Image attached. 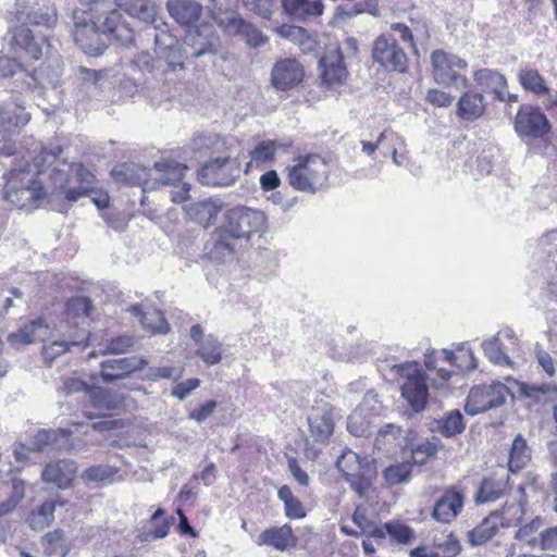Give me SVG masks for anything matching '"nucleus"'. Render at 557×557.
Returning <instances> with one entry per match:
<instances>
[{
	"instance_id": "nucleus-1",
	"label": "nucleus",
	"mask_w": 557,
	"mask_h": 557,
	"mask_svg": "<svg viewBox=\"0 0 557 557\" xmlns=\"http://www.w3.org/2000/svg\"><path fill=\"white\" fill-rule=\"evenodd\" d=\"M63 149L60 145L51 148L35 145L34 149L17 152L12 144L5 143L0 148V154L12 157L21 154L17 164H12L9 173L4 174L5 186L1 198L17 209H34L38 200L46 196L39 176L48 175L54 193L63 195L70 202H75L94 191L95 175L82 163L61 161L59 156Z\"/></svg>"
},
{
	"instance_id": "nucleus-2",
	"label": "nucleus",
	"mask_w": 557,
	"mask_h": 557,
	"mask_svg": "<svg viewBox=\"0 0 557 557\" xmlns=\"http://www.w3.org/2000/svg\"><path fill=\"white\" fill-rule=\"evenodd\" d=\"M86 9L75 10L74 40L87 54L98 57L109 45V34L124 44L133 40V32L122 23L119 7L129 16L145 25H151L154 30L166 27L161 18L157 17L154 0H82Z\"/></svg>"
},
{
	"instance_id": "nucleus-3",
	"label": "nucleus",
	"mask_w": 557,
	"mask_h": 557,
	"mask_svg": "<svg viewBox=\"0 0 557 557\" xmlns=\"http://www.w3.org/2000/svg\"><path fill=\"white\" fill-rule=\"evenodd\" d=\"M195 149H207L212 153H223L205 163L198 171V180L207 186H230L239 177L240 169L236 159L227 153L228 138L216 134L198 135L194 139Z\"/></svg>"
},
{
	"instance_id": "nucleus-4",
	"label": "nucleus",
	"mask_w": 557,
	"mask_h": 557,
	"mask_svg": "<svg viewBox=\"0 0 557 557\" xmlns=\"http://www.w3.org/2000/svg\"><path fill=\"white\" fill-rule=\"evenodd\" d=\"M158 176L151 177V170L147 168H137L140 172L137 174V183L143 184V190L156 189L160 186H173L174 188L170 191L171 200L176 203H181L189 198L190 185L182 183L185 172L188 170L186 164L164 160L156 162L153 165Z\"/></svg>"
},
{
	"instance_id": "nucleus-5",
	"label": "nucleus",
	"mask_w": 557,
	"mask_h": 557,
	"mask_svg": "<svg viewBox=\"0 0 557 557\" xmlns=\"http://www.w3.org/2000/svg\"><path fill=\"white\" fill-rule=\"evenodd\" d=\"M287 182L296 190L315 194L326 186L329 165L320 154L298 156L286 168Z\"/></svg>"
},
{
	"instance_id": "nucleus-6",
	"label": "nucleus",
	"mask_w": 557,
	"mask_h": 557,
	"mask_svg": "<svg viewBox=\"0 0 557 557\" xmlns=\"http://www.w3.org/2000/svg\"><path fill=\"white\" fill-rule=\"evenodd\" d=\"M397 373L405 377L400 387L401 397L407 401L412 411L422 412L429 401V385L426 374L419 369L417 362H406L395 366Z\"/></svg>"
},
{
	"instance_id": "nucleus-7",
	"label": "nucleus",
	"mask_w": 557,
	"mask_h": 557,
	"mask_svg": "<svg viewBox=\"0 0 557 557\" xmlns=\"http://www.w3.org/2000/svg\"><path fill=\"white\" fill-rule=\"evenodd\" d=\"M511 395L510 389L502 382L475 385L468 394L465 410L470 416H475L503 406Z\"/></svg>"
},
{
	"instance_id": "nucleus-8",
	"label": "nucleus",
	"mask_w": 557,
	"mask_h": 557,
	"mask_svg": "<svg viewBox=\"0 0 557 557\" xmlns=\"http://www.w3.org/2000/svg\"><path fill=\"white\" fill-rule=\"evenodd\" d=\"M372 60L385 71L406 73L408 70V55L388 34H382L375 38L371 50Z\"/></svg>"
},
{
	"instance_id": "nucleus-9",
	"label": "nucleus",
	"mask_w": 557,
	"mask_h": 557,
	"mask_svg": "<svg viewBox=\"0 0 557 557\" xmlns=\"http://www.w3.org/2000/svg\"><path fill=\"white\" fill-rule=\"evenodd\" d=\"M264 223L265 215L262 211L239 206L225 213L222 227L235 239L249 238L251 234L260 232Z\"/></svg>"
},
{
	"instance_id": "nucleus-10",
	"label": "nucleus",
	"mask_w": 557,
	"mask_h": 557,
	"mask_svg": "<svg viewBox=\"0 0 557 557\" xmlns=\"http://www.w3.org/2000/svg\"><path fill=\"white\" fill-rule=\"evenodd\" d=\"M154 52L164 64L165 71L173 73L184 70L185 59L189 55L187 48H183L180 40L165 27L154 30Z\"/></svg>"
},
{
	"instance_id": "nucleus-11",
	"label": "nucleus",
	"mask_w": 557,
	"mask_h": 557,
	"mask_svg": "<svg viewBox=\"0 0 557 557\" xmlns=\"http://www.w3.org/2000/svg\"><path fill=\"white\" fill-rule=\"evenodd\" d=\"M434 81L440 85H455L466 87L468 79L459 75L456 69H465L466 60L447 53L443 50H435L431 55Z\"/></svg>"
},
{
	"instance_id": "nucleus-12",
	"label": "nucleus",
	"mask_w": 557,
	"mask_h": 557,
	"mask_svg": "<svg viewBox=\"0 0 557 557\" xmlns=\"http://www.w3.org/2000/svg\"><path fill=\"white\" fill-rule=\"evenodd\" d=\"M513 128L521 138L536 139L550 131V123L539 107L523 104L518 110Z\"/></svg>"
},
{
	"instance_id": "nucleus-13",
	"label": "nucleus",
	"mask_w": 557,
	"mask_h": 557,
	"mask_svg": "<svg viewBox=\"0 0 557 557\" xmlns=\"http://www.w3.org/2000/svg\"><path fill=\"white\" fill-rule=\"evenodd\" d=\"M184 45L190 57L199 58L215 53L220 47V38L213 24L203 22L187 30Z\"/></svg>"
},
{
	"instance_id": "nucleus-14",
	"label": "nucleus",
	"mask_w": 557,
	"mask_h": 557,
	"mask_svg": "<svg viewBox=\"0 0 557 557\" xmlns=\"http://www.w3.org/2000/svg\"><path fill=\"white\" fill-rule=\"evenodd\" d=\"M16 20L22 24L51 27L57 11L51 0H16Z\"/></svg>"
},
{
	"instance_id": "nucleus-15",
	"label": "nucleus",
	"mask_w": 557,
	"mask_h": 557,
	"mask_svg": "<svg viewBox=\"0 0 557 557\" xmlns=\"http://www.w3.org/2000/svg\"><path fill=\"white\" fill-rule=\"evenodd\" d=\"M45 37H36L24 24L11 30L10 49L15 57L27 61L39 60L42 55Z\"/></svg>"
},
{
	"instance_id": "nucleus-16",
	"label": "nucleus",
	"mask_w": 557,
	"mask_h": 557,
	"mask_svg": "<svg viewBox=\"0 0 557 557\" xmlns=\"http://www.w3.org/2000/svg\"><path fill=\"white\" fill-rule=\"evenodd\" d=\"M463 506V493L455 487H447L435 499L431 516L437 522L450 523L459 516Z\"/></svg>"
},
{
	"instance_id": "nucleus-17",
	"label": "nucleus",
	"mask_w": 557,
	"mask_h": 557,
	"mask_svg": "<svg viewBox=\"0 0 557 557\" xmlns=\"http://www.w3.org/2000/svg\"><path fill=\"white\" fill-rule=\"evenodd\" d=\"M146 366L147 360L138 356L107 359L100 362V377L104 383L111 384L143 370Z\"/></svg>"
},
{
	"instance_id": "nucleus-18",
	"label": "nucleus",
	"mask_w": 557,
	"mask_h": 557,
	"mask_svg": "<svg viewBox=\"0 0 557 557\" xmlns=\"http://www.w3.org/2000/svg\"><path fill=\"white\" fill-rule=\"evenodd\" d=\"M304 78V67L296 60L285 58L276 61L271 71L272 86L285 91L297 86Z\"/></svg>"
},
{
	"instance_id": "nucleus-19",
	"label": "nucleus",
	"mask_w": 557,
	"mask_h": 557,
	"mask_svg": "<svg viewBox=\"0 0 557 557\" xmlns=\"http://www.w3.org/2000/svg\"><path fill=\"white\" fill-rule=\"evenodd\" d=\"M190 338L196 345V355L207 366H215L222 361V347L223 344L213 334H203V329L200 324H195L190 327Z\"/></svg>"
},
{
	"instance_id": "nucleus-20",
	"label": "nucleus",
	"mask_w": 557,
	"mask_h": 557,
	"mask_svg": "<svg viewBox=\"0 0 557 557\" xmlns=\"http://www.w3.org/2000/svg\"><path fill=\"white\" fill-rule=\"evenodd\" d=\"M307 420L314 442L326 443L334 432V408L327 403L313 407Z\"/></svg>"
},
{
	"instance_id": "nucleus-21",
	"label": "nucleus",
	"mask_w": 557,
	"mask_h": 557,
	"mask_svg": "<svg viewBox=\"0 0 557 557\" xmlns=\"http://www.w3.org/2000/svg\"><path fill=\"white\" fill-rule=\"evenodd\" d=\"M319 65L321 69L320 77L327 86L342 84L347 77L348 72L344 64L342 48L327 50L320 59Z\"/></svg>"
},
{
	"instance_id": "nucleus-22",
	"label": "nucleus",
	"mask_w": 557,
	"mask_h": 557,
	"mask_svg": "<svg viewBox=\"0 0 557 557\" xmlns=\"http://www.w3.org/2000/svg\"><path fill=\"white\" fill-rule=\"evenodd\" d=\"M234 240L223 227L216 228L205 245V255L216 263H224L234 258Z\"/></svg>"
},
{
	"instance_id": "nucleus-23",
	"label": "nucleus",
	"mask_w": 557,
	"mask_h": 557,
	"mask_svg": "<svg viewBox=\"0 0 557 557\" xmlns=\"http://www.w3.org/2000/svg\"><path fill=\"white\" fill-rule=\"evenodd\" d=\"M166 11L177 24L191 28L200 20L203 8L196 0H169Z\"/></svg>"
},
{
	"instance_id": "nucleus-24",
	"label": "nucleus",
	"mask_w": 557,
	"mask_h": 557,
	"mask_svg": "<svg viewBox=\"0 0 557 557\" xmlns=\"http://www.w3.org/2000/svg\"><path fill=\"white\" fill-rule=\"evenodd\" d=\"M509 484V474L494 473L482 480L475 495L476 504L493 503L506 495Z\"/></svg>"
},
{
	"instance_id": "nucleus-25",
	"label": "nucleus",
	"mask_w": 557,
	"mask_h": 557,
	"mask_svg": "<svg viewBox=\"0 0 557 557\" xmlns=\"http://www.w3.org/2000/svg\"><path fill=\"white\" fill-rule=\"evenodd\" d=\"M29 120L30 114L16 100L0 106V134L15 133L25 126Z\"/></svg>"
},
{
	"instance_id": "nucleus-26",
	"label": "nucleus",
	"mask_w": 557,
	"mask_h": 557,
	"mask_svg": "<svg viewBox=\"0 0 557 557\" xmlns=\"http://www.w3.org/2000/svg\"><path fill=\"white\" fill-rule=\"evenodd\" d=\"M47 335L48 324L45 319L36 318L23 324L16 332L10 333L8 342L11 346L18 348L36 341H44Z\"/></svg>"
},
{
	"instance_id": "nucleus-27",
	"label": "nucleus",
	"mask_w": 557,
	"mask_h": 557,
	"mask_svg": "<svg viewBox=\"0 0 557 557\" xmlns=\"http://www.w3.org/2000/svg\"><path fill=\"white\" fill-rule=\"evenodd\" d=\"M76 463L69 459L48 463L41 472V478L47 483L55 484L60 488L67 487L76 474Z\"/></svg>"
},
{
	"instance_id": "nucleus-28",
	"label": "nucleus",
	"mask_w": 557,
	"mask_h": 557,
	"mask_svg": "<svg viewBox=\"0 0 557 557\" xmlns=\"http://www.w3.org/2000/svg\"><path fill=\"white\" fill-rule=\"evenodd\" d=\"M293 529L285 523L282 527H271L260 533L256 543L258 546H271L276 550L284 552L295 544Z\"/></svg>"
},
{
	"instance_id": "nucleus-29",
	"label": "nucleus",
	"mask_w": 557,
	"mask_h": 557,
	"mask_svg": "<svg viewBox=\"0 0 557 557\" xmlns=\"http://www.w3.org/2000/svg\"><path fill=\"white\" fill-rule=\"evenodd\" d=\"M282 8L289 17L297 21L321 16L324 12V4L319 0H282Z\"/></svg>"
},
{
	"instance_id": "nucleus-30",
	"label": "nucleus",
	"mask_w": 557,
	"mask_h": 557,
	"mask_svg": "<svg viewBox=\"0 0 557 557\" xmlns=\"http://www.w3.org/2000/svg\"><path fill=\"white\" fill-rule=\"evenodd\" d=\"M18 75L22 78L23 87L30 89L36 84L35 75L25 67L24 61L15 57H0V77H14Z\"/></svg>"
},
{
	"instance_id": "nucleus-31",
	"label": "nucleus",
	"mask_w": 557,
	"mask_h": 557,
	"mask_svg": "<svg viewBox=\"0 0 557 557\" xmlns=\"http://www.w3.org/2000/svg\"><path fill=\"white\" fill-rule=\"evenodd\" d=\"M473 77L484 90L491 91L496 100L505 101L507 79L503 74L491 69H481L474 72Z\"/></svg>"
},
{
	"instance_id": "nucleus-32",
	"label": "nucleus",
	"mask_w": 557,
	"mask_h": 557,
	"mask_svg": "<svg viewBox=\"0 0 557 557\" xmlns=\"http://www.w3.org/2000/svg\"><path fill=\"white\" fill-rule=\"evenodd\" d=\"M225 32L230 35H243L247 44L251 47H261L267 42V38L251 23L244 18L233 17L224 21Z\"/></svg>"
},
{
	"instance_id": "nucleus-33",
	"label": "nucleus",
	"mask_w": 557,
	"mask_h": 557,
	"mask_svg": "<svg viewBox=\"0 0 557 557\" xmlns=\"http://www.w3.org/2000/svg\"><path fill=\"white\" fill-rule=\"evenodd\" d=\"M466 429V421L460 410L455 409L445 412L441 418L434 420L432 430L446 438L461 434Z\"/></svg>"
},
{
	"instance_id": "nucleus-34",
	"label": "nucleus",
	"mask_w": 557,
	"mask_h": 557,
	"mask_svg": "<svg viewBox=\"0 0 557 557\" xmlns=\"http://www.w3.org/2000/svg\"><path fill=\"white\" fill-rule=\"evenodd\" d=\"M128 311L139 319L140 324L153 334H166L170 332V324L160 310L144 312L140 305H133Z\"/></svg>"
},
{
	"instance_id": "nucleus-35",
	"label": "nucleus",
	"mask_w": 557,
	"mask_h": 557,
	"mask_svg": "<svg viewBox=\"0 0 557 557\" xmlns=\"http://www.w3.org/2000/svg\"><path fill=\"white\" fill-rule=\"evenodd\" d=\"M519 498L513 502H506L499 512V521L503 528L516 527L522 521L525 513V493L524 488L520 485L518 487Z\"/></svg>"
},
{
	"instance_id": "nucleus-36",
	"label": "nucleus",
	"mask_w": 557,
	"mask_h": 557,
	"mask_svg": "<svg viewBox=\"0 0 557 557\" xmlns=\"http://www.w3.org/2000/svg\"><path fill=\"white\" fill-rule=\"evenodd\" d=\"M458 115L467 121L479 119L485 110V102L481 92H466L458 103Z\"/></svg>"
},
{
	"instance_id": "nucleus-37",
	"label": "nucleus",
	"mask_w": 557,
	"mask_h": 557,
	"mask_svg": "<svg viewBox=\"0 0 557 557\" xmlns=\"http://www.w3.org/2000/svg\"><path fill=\"white\" fill-rule=\"evenodd\" d=\"M500 525L498 510L484 518L479 525L469 532V541L472 545H482L492 540Z\"/></svg>"
},
{
	"instance_id": "nucleus-38",
	"label": "nucleus",
	"mask_w": 557,
	"mask_h": 557,
	"mask_svg": "<svg viewBox=\"0 0 557 557\" xmlns=\"http://www.w3.org/2000/svg\"><path fill=\"white\" fill-rule=\"evenodd\" d=\"M88 333L85 330L69 335L67 339L53 341L49 345L44 346V357L46 360L52 361L58 355L64 354L71 346H78L86 342Z\"/></svg>"
},
{
	"instance_id": "nucleus-39",
	"label": "nucleus",
	"mask_w": 557,
	"mask_h": 557,
	"mask_svg": "<svg viewBox=\"0 0 557 557\" xmlns=\"http://www.w3.org/2000/svg\"><path fill=\"white\" fill-rule=\"evenodd\" d=\"M66 432L62 429L59 430H39L34 437L29 441V449L35 453H41L48 448H58L60 438H65Z\"/></svg>"
},
{
	"instance_id": "nucleus-40",
	"label": "nucleus",
	"mask_w": 557,
	"mask_h": 557,
	"mask_svg": "<svg viewBox=\"0 0 557 557\" xmlns=\"http://www.w3.org/2000/svg\"><path fill=\"white\" fill-rule=\"evenodd\" d=\"M55 504L53 500L44 502L28 516V525L32 530L41 531L48 528L54 520Z\"/></svg>"
},
{
	"instance_id": "nucleus-41",
	"label": "nucleus",
	"mask_w": 557,
	"mask_h": 557,
	"mask_svg": "<svg viewBox=\"0 0 557 557\" xmlns=\"http://www.w3.org/2000/svg\"><path fill=\"white\" fill-rule=\"evenodd\" d=\"M212 15L218 25L225 30L224 21L233 17L243 18L237 12L238 0H209Z\"/></svg>"
},
{
	"instance_id": "nucleus-42",
	"label": "nucleus",
	"mask_w": 557,
	"mask_h": 557,
	"mask_svg": "<svg viewBox=\"0 0 557 557\" xmlns=\"http://www.w3.org/2000/svg\"><path fill=\"white\" fill-rule=\"evenodd\" d=\"M374 426V419L358 407L347 419V430L350 434L363 437L371 434Z\"/></svg>"
},
{
	"instance_id": "nucleus-43",
	"label": "nucleus",
	"mask_w": 557,
	"mask_h": 557,
	"mask_svg": "<svg viewBox=\"0 0 557 557\" xmlns=\"http://www.w3.org/2000/svg\"><path fill=\"white\" fill-rule=\"evenodd\" d=\"M530 460V449L527 441L521 434H518L511 445L509 453V471L517 472L525 467Z\"/></svg>"
},
{
	"instance_id": "nucleus-44",
	"label": "nucleus",
	"mask_w": 557,
	"mask_h": 557,
	"mask_svg": "<svg viewBox=\"0 0 557 557\" xmlns=\"http://www.w3.org/2000/svg\"><path fill=\"white\" fill-rule=\"evenodd\" d=\"M413 466L410 460L394 462L383 470V478L388 485L408 483L411 479Z\"/></svg>"
},
{
	"instance_id": "nucleus-45",
	"label": "nucleus",
	"mask_w": 557,
	"mask_h": 557,
	"mask_svg": "<svg viewBox=\"0 0 557 557\" xmlns=\"http://www.w3.org/2000/svg\"><path fill=\"white\" fill-rule=\"evenodd\" d=\"M277 497L284 504V512L288 519H301L306 517L302 503L293 494L288 485H283L277 491Z\"/></svg>"
},
{
	"instance_id": "nucleus-46",
	"label": "nucleus",
	"mask_w": 557,
	"mask_h": 557,
	"mask_svg": "<svg viewBox=\"0 0 557 557\" xmlns=\"http://www.w3.org/2000/svg\"><path fill=\"white\" fill-rule=\"evenodd\" d=\"M520 85L524 90L533 92L534 95H549L544 77L536 70H521L518 74Z\"/></svg>"
},
{
	"instance_id": "nucleus-47",
	"label": "nucleus",
	"mask_w": 557,
	"mask_h": 557,
	"mask_svg": "<svg viewBox=\"0 0 557 557\" xmlns=\"http://www.w3.org/2000/svg\"><path fill=\"white\" fill-rule=\"evenodd\" d=\"M443 446L444 445L440 437L432 436L411 448V457L409 460L413 467L417 465H423L430 457L441 450Z\"/></svg>"
},
{
	"instance_id": "nucleus-48",
	"label": "nucleus",
	"mask_w": 557,
	"mask_h": 557,
	"mask_svg": "<svg viewBox=\"0 0 557 557\" xmlns=\"http://www.w3.org/2000/svg\"><path fill=\"white\" fill-rule=\"evenodd\" d=\"M87 394L95 409L110 411L116 409L119 406V401L113 394L103 387L90 386Z\"/></svg>"
},
{
	"instance_id": "nucleus-49",
	"label": "nucleus",
	"mask_w": 557,
	"mask_h": 557,
	"mask_svg": "<svg viewBox=\"0 0 557 557\" xmlns=\"http://www.w3.org/2000/svg\"><path fill=\"white\" fill-rule=\"evenodd\" d=\"M136 67L141 72H147L156 78H162L166 73L164 64L157 57H153L148 51L138 53L134 60Z\"/></svg>"
},
{
	"instance_id": "nucleus-50",
	"label": "nucleus",
	"mask_w": 557,
	"mask_h": 557,
	"mask_svg": "<svg viewBox=\"0 0 557 557\" xmlns=\"http://www.w3.org/2000/svg\"><path fill=\"white\" fill-rule=\"evenodd\" d=\"M278 145L273 140L259 143L250 152L251 162L257 166L268 165L274 161Z\"/></svg>"
},
{
	"instance_id": "nucleus-51",
	"label": "nucleus",
	"mask_w": 557,
	"mask_h": 557,
	"mask_svg": "<svg viewBox=\"0 0 557 557\" xmlns=\"http://www.w3.org/2000/svg\"><path fill=\"white\" fill-rule=\"evenodd\" d=\"M484 355L487 359L495 364H511L510 358L502 349L499 333L495 336L485 339L481 344Z\"/></svg>"
},
{
	"instance_id": "nucleus-52",
	"label": "nucleus",
	"mask_w": 557,
	"mask_h": 557,
	"mask_svg": "<svg viewBox=\"0 0 557 557\" xmlns=\"http://www.w3.org/2000/svg\"><path fill=\"white\" fill-rule=\"evenodd\" d=\"M185 211L189 219L198 222L199 224H207L211 220H214L216 215L215 207L208 201H199L188 205L185 208Z\"/></svg>"
},
{
	"instance_id": "nucleus-53",
	"label": "nucleus",
	"mask_w": 557,
	"mask_h": 557,
	"mask_svg": "<svg viewBox=\"0 0 557 557\" xmlns=\"http://www.w3.org/2000/svg\"><path fill=\"white\" fill-rule=\"evenodd\" d=\"M117 473V468L108 465H97L87 468L82 473V479L86 483L111 482Z\"/></svg>"
},
{
	"instance_id": "nucleus-54",
	"label": "nucleus",
	"mask_w": 557,
	"mask_h": 557,
	"mask_svg": "<svg viewBox=\"0 0 557 557\" xmlns=\"http://www.w3.org/2000/svg\"><path fill=\"white\" fill-rule=\"evenodd\" d=\"M276 34L292 42L305 47L309 41V35L304 27L283 24L275 28Z\"/></svg>"
},
{
	"instance_id": "nucleus-55",
	"label": "nucleus",
	"mask_w": 557,
	"mask_h": 557,
	"mask_svg": "<svg viewBox=\"0 0 557 557\" xmlns=\"http://www.w3.org/2000/svg\"><path fill=\"white\" fill-rule=\"evenodd\" d=\"M543 522L541 518H534L530 523L521 527L516 532V540L519 542H524L532 548H536L539 544V537L535 536L539 529L542 527Z\"/></svg>"
},
{
	"instance_id": "nucleus-56",
	"label": "nucleus",
	"mask_w": 557,
	"mask_h": 557,
	"mask_svg": "<svg viewBox=\"0 0 557 557\" xmlns=\"http://www.w3.org/2000/svg\"><path fill=\"white\" fill-rule=\"evenodd\" d=\"M347 483L360 497L364 496L372 485L371 475L367 474L364 469L357 472H348L345 476Z\"/></svg>"
},
{
	"instance_id": "nucleus-57",
	"label": "nucleus",
	"mask_w": 557,
	"mask_h": 557,
	"mask_svg": "<svg viewBox=\"0 0 557 557\" xmlns=\"http://www.w3.org/2000/svg\"><path fill=\"white\" fill-rule=\"evenodd\" d=\"M336 468L343 473L344 476H347L348 472L360 471L363 469V466L359 459V456L348 449L337 458Z\"/></svg>"
},
{
	"instance_id": "nucleus-58",
	"label": "nucleus",
	"mask_w": 557,
	"mask_h": 557,
	"mask_svg": "<svg viewBox=\"0 0 557 557\" xmlns=\"http://www.w3.org/2000/svg\"><path fill=\"white\" fill-rule=\"evenodd\" d=\"M388 535L400 544H408L414 537V531L409 525L399 522H389L385 524Z\"/></svg>"
},
{
	"instance_id": "nucleus-59",
	"label": "nucleus",
	"mask_w": 557,
	"mask_h": 557,
	"mask_svg": "<svg viewBox=\"0 0 557 557\" xmlns=\"http://www.w3.org/2000/svg\"><path fill=\"white\" fill-rule=\"evenodd\" d=\"M91 310V301L86 297L71 298L66 302V314L69 318H86Z\"/></svg>"
},
{
	"instance_id": "nucleus-60",
	"label": "nucleus",
	"mask_w": 557,
	"mask_h": 557,
	"mask_svg": "<svg viewBox=\"0 0 557 557\" xmlns=\"http://www.w3.org/2000/svg\"><path fill=\"white\" fill-rule=\"evenodd\" d=\"M243 4L247 10L262 18L270 20L276 5V0H243Z\"/></svg>"
},
{
	"instance_id": "nucleus-61",
	"label": "nucleus",
	"mask_w": 557,
	"mask_h": 557,
	"mask_svg": "<svg viewBox=\"0 0 557 557\" xmlns=\"http://www.w3.org/2000/svg\"><path fill=\"white\" fill-rule=\"evenodd\" d=\"M433 544L442 557H456L461 552V545L453 534L447 535L443 542L434 541Z\"/></svg>"
},
{
	"instance_id": "nucleus-62",
	"label": "nucleus",
	"mask_w": 557,
	"mask_h": 557,
	"mask_svg": "<svg viewBox=\"0 0 557 557\" xmlns=\"http://www.w3.org/2000/svg\"><path fill=\"white\" fill-rule=\"evenodd\" d=\"M400 435L401 429L396 424L388 423L380 429L375 437V446L381 448V446L392 444L394 441L398 440Z\"/></svg>"
},
{
	"instance_id": "nucleus-63",
	"label": "nucleus",
	"mask_w": 557,
	"mask_h": 557,
	"mask_svg": "<svg viewBox=\"0 0 557 557\" xmlns=\"http://www.w3.org/2000/svg\"><path fill=\"white\" fill-rule=\"evenodd\" d=\"M135 344L134 337L129 335H121L111 338L106 348V352L109 354H125L129 351Z\"/></svg>"
},
{
	"instance_id": "nucleus-64",
	"label": "nucleus",
	"mask_w": 557,
	"mask_h": 557,
	"mask_svg": "<svg viewBox=\"0 0 557 557\" xmlns=\"http://www.w3.org/2000/svg\"><path fill=\"white\" fill-rule=\"evenodd\" d=\"M358 408L375 419L381 413L382 404L377 399V395L374 393V391L371 389L366 393Z\"/></svg>"
}]
</instances>
